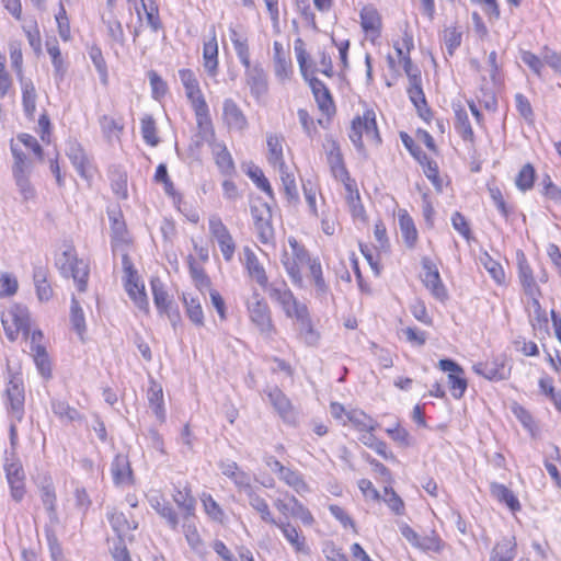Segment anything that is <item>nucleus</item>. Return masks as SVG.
I'll return each instance as SVG.
<instances>
[{
	"label": "nucleus",
	"instance_id": "6e6552de",
	"mask_svg": "<svg viewBox=\"0 0 561 561\" xmlns=\"http://www.w3.org/2000/svg\"><path fill=\"white\" fill-rule=\"evenodd\" d=\"M24 402L23 380L19 375H12L5 387V408L9 417L22 421L24 417Z\"/></svg>",
	"mask_w": 561,
	"mask_h": 561
},
{
	"label": "nucleus",
	"instance_id": "4468645a",
	"mask_svg": "<svg viewBox=\"0 0 561 561\" xmlns=\"http://www.w3.org/2000/svg\"><path fill=\"white\" fill-rule=\"evenodd\" d=\"M472 369L477 375L491 381L504 380L510 375V369L506 368L505 362L501 357L476 363Z\"/></svg>",
	"mask_w": 561,
	"mask_h": 561
},
{
	"label": "nucleus",
	"instance_id": "20e7f679",
	"mask_svg": "<svg viewBox=\"0 0 561 561\" xmlns=\"http://www.w3.org/2000/svg\"><path fill=\"white\" fill-rule=\"evenodd\" d=\"M266 289L270 298L282 307L288 318L296 319L298 316L301 317V313L308 309L305 304L297 300L294 293L283 280L272 282Z\"/></svg>",
	"mask_w": 561,
	"mask_h": 561
},
{
	"label": "nucleus",
	"instance_id": "774afa93",
	"mask_svg": "<svg viewBox=\"0 0 561 561\" xmlns=\"http://www.w3.org/2000/svg\"><path fill=\"white\" fill-rule=\"evenodd\" d=\"M462 34L456 27H447L443 34V41L449 56H453L455 50L461 44Z\"/></svg>",
	"mask_w": 561,
	"mask_h": 561
},
{
	"label": "nucleus",
	"instance_id": "de8ad7c7",
	"mask_svg": "<svg viewBox=\"0 0 561 561\" xmlns=\"http://www.w3.org/2000/svg\"><path fill=\"white\" fill-rule=\"evenodd\" d=\"M201 502L204 507L205 514L214 522L224 523L226 514L221 506L216 502V500L209 493L201 494Z\"/></svg>",
	"mask_w": 561,
	"mask_h": 561
},
{
	"label": "nucleus",
	"instance_id": "603ef678",
	"mask_svg": "<svg viewBox=\"0 0 561 561\" xmlns=\"http://www.w3.org/2000/svg\"><path fill=\"white\" fill-rule=\"evenodd\" d=\"M140 125L144 141L151 147H156L159 144V137L153 117L148 114L145 115L141 118Z\"/></svg>",
	"mask_w": 561,
	"mask_h": 561
},
{
	"label": "nucleus",
	"instance_id": "58836bf2",
	"mask_svg": "<svg viewBox=\"0 0 561 561\" xmlns=\"http://www.w3.org/2000/svg\"><path fill=\"white\" fill-rule=\"evenodd\" d=\"M328 163L330 165V170L334 179L336 180H347L348 171L344 164L343 156L341 153L340 148L333 144L332 148L328 152Z\"/></svg>",
	"mask_w": 561,
	"mask_h": 561
},
{
	"label": "nucleus",
	"instance_id": "5701e85b",
	"mask_svg": "<svg viewBox=\"0 0 561 561\" xmlns=\"http://www.w3.org/2000/svg\"><path fill=\"white\" fill-rule=\"evenodd\" d=\"M245 68V80L247 84L250 87L252 95L255 98H260L267 92V78L264 70L260 66H251V61H249V67Z\"/></svg>",
	"mask_w": 561,
	"mask_h": 561
},
{
	"label": "nucleus",
	"instance_id": "e433bc0d",
	"mask_svg": "<svg viewBox=\"0 0 561 561\" xmlns=\"http://www.w3.org/2000/svg\"><path fill=\"white\" fill-rule=\"evenodd\" d=\"M172 499L176 506L183 512L182 516L195 514V499L191 494V490L187 486L181 489L175 486L172 493Z\"/></svg>",
	"mask_w": 561,
	"mask_h": 561
},
{
	"label": "nucleus",
	"instance_id": "37998d69",
	"mask_svg": "<svg viewBox=\"0 0 561 561\" xmlns=\"http://www.w3.org/2000/svg\"><path fill=\"white\" fill-rule=\"evenodd\" d=\"M33 278L38 299L41 301H48L53 296V289L47 282V271L42 266L35 267Z\"/></svg>",
	"mask_w": 561,
	"mask_h": 561
},
{
	"label": "nucleus",
	"instance_id": "ea45409f",
	"mask_svg": "<svg viewBox=\"0 0 561 561\" xmlns=\"http://www.w3.org/2000/svg\"><path fill=\"white\" fill-rule=\"evenodd\" d=\"M215 162L222 174L229 175L234 172V162L226 145L215 144L213 147Z\"/></svg>",
	"mask_w": 561,
	"mask_h": 561
},
{
	"label": "nucleus",
	"instance_id": "f3484780",
	"mask_svg": "<svg viewBox=\"0 0 561 561\" xmlns=\"http://www.w3.org/2000/svg\"><path fill=\"white\" fill-rule=\"evenodd\" d=\"M222 118L230 130L242 131L248 126L245 115L232 99H226L224 101Z\"/></svg>",
	"mask_w": 561,
	"mask_h": 561
},
{
	"label": "nucleus",
	"instance_id": "6ab92c4d",
	"mask_svg": "<svg viewBox=\"0 0 561 561\" xmlns=\"http://www.w3.org/2000/svg\"><path fill=\"white\" fill-rule=\"evenodd\" d=\"M66 152L77 172L84 179L91 178L92 167L82 146L76 140L69 141Z\"/></svg>",
	"mask_w": 561,
	"mask_h": 561
},
{
	"label": "nucleus",
	"instance_id": "72a5a7b5",
	"mask_svg": "<svg viewBox=\"0 0 561 561\" xmlns=\"http://www.w3.org/2000/svg\"><path fill=\"white\" fill-rule=\"evenodd\" d=\"M283 141L284 138L282 136L274 134L268 135L266 139L268 149L267 160L274 169L286 165L283 156Z\"/></svg>",
	"mask_w": 561,
	"mask_h": 561
},
{
	"label": "nucleus",
	"instance_id": "09e8293b",
	"mask_svg": "<svg viewBox=\"0 0 561 561\" xmlns=\"http://www.w3.org/2000/svg\"><path fill=\"white\" fill-rule=\"evenodd\" d=\"M51 410L62 422H75L81 419L80 413L62 400H53Z\"/></svg>",
	"mask_w": 561,
	"mask_h": 561
},
{
	"label": "nucleus",
	"instance_id": "f03ea898",
	"mask_svg": "<svg viewBox=\"0 0 561 561\" xmlns=\"http://www.w3.org/2000/svg\"><path fill=\"white\" fill-rule=\"evenodd\" d=\"M250 322L265 337H272L276 328L272 319V311L266 300L254 291L245 302Z\"/></svg>",
	"mask_w": 561,
	"mask_h": 561
},
{
	"label": "nucleus",
	"instance_id": "f257e3e1",
	"mask_svg": "<svg viewBox=\"0 0 561 561\" xmlns=\"http://www.w3.org/2000/svg\"><path fill=\"white\" fill-rule=\"evenodd\" d=\"M290 251H284L282 255V264L289 276L291 283L301 288L304 287V277L301 267L307 266L313 259L307 249L299 243L294 237L288 238Z\"/></svg>",
	"mask_w": 561,
	"mask_h": 561
},
{
	"label": "nucleus",
	"instance_id": "e2e57ef3",
	"mask_svg": "<svg viewBox=\"0 0 561 561\" xmlns=\"http://www.w3.org/2000/svg\"><path fill=\"white\" fill-rule=\"evenodd\" d=\"M534 181L535 169L530 163H527L519 170L515 180V184L519 191L526 192L534 186Z\"/></svg>",
	"mask_w": 561,
	"mask_h": 561
},
{
	"label": "nucleus",
	"instance_id": "a878e982",
	"mask_svg": "<svg viewBox=\"0 0 561 561\" xmlns=\"http://www.w3.org/2000/svg\"><path fill=\"white\" fill-rule=\"evenodd\" d=\"M398 220L404 243L409 249H413L417 242L419 233L412 217L405 209H400Z\"/></svg>",
	"mask_w": 561,
	"mask_h": 561
},
{
	"label": "nucleus",
	"instance_id": "dca6fc26",
	"mask_svg": "<svg viewBox=\"0 0 561 561\" xmlns=\"http://www.w3.org/2000/svg\"><path fill=\"white\" fill-rule=\"evenodd\" d=\"M111 474L116 486H129L134 484V476L129 459L126 455L118 454L111 463Z\"/></svg>",
	"mask_w": 561,
	"mask_h": 561
},
{
	"label": "nucleus",
	"instance_id": "680f3d73",
	"mask_svg": "<svg viewBox=\"0 0 561 561\" xmlns=\"http://www.w3.org/2000/svg\"><path fill=\"white\" fill-rule=\"evenodd\" d=\"M31 171H21L13 173L15 185L18 186L24 199H30L35 196V190L30 182Z\"/></svg>",
	"mask_w": 561,
	"mask_h": 561
},
{
	"label": "nucleus",
	"instance_id": "393cba45",
	"mask_svg": "<svg viewBox=\"0 0 561 561\" xmlns=\"http://www.w3.org/2000/svg\"><path fill=\"white\" fill-rule=\"evenodd\" d=\"M244 493L248 497L249 505L260 515L262 522L274 525L278 518L274 517L266 500L262 497L253 486Z\"/></svg>",
	"mask_w": 561,
	"mask_h": 561
},
{
	"label": "nucleus",
	"instance_id": "4c0bfd02",
	"mask_svg": "<svg viewBox=\"0 0 561 561\" xmlns=\"http://www.w3.org/2000/svg\"><path fill=\"white\" fill-rule=\"evenodd\" d=\"M454 111L456 131L465 141H473L474 133L471 127L467 111L461 105L455 106Z\"/></svg>",
	"mask_w": 561,
	"mask_h": 561
},
{
	"label": "nucleus",
	"instance_id": "864d4df0",
	"mask_svg": "<svg viewBox=\"0 0 561 561\" xmlns=\"http://www.w3.org/2000/svg\"><path fill=\"white\" fill-rule=\"evenodd\" d=\"M36 368L42 377L48 379L51 377V365L46 352L45 346H36L34 352H31Z\"/></svg>",
	"mask_w": 561,
	"mask_h": 561
},
{
	"label": "nucleus",
	"instance_id": "bf43d9fd",
	"mask_svg": "<svg viewBox=\"0 0 561 561\" xmlns=\"http://www.w3.org/2000/svg\"><path fill=\"white\" fill-rule=\"evenodd\" d=\"M192 108H193V111L195 113L196 123H197V126L201 129V131L204 133V134H207V133H211L213 134V126H211V119H210V115H209V107H208L206 101L203 102V103L193 105Z\"/></svg>",
	"mask_w": 561,
	"mask_h": 561
},
{
	"label": "nucleus",
	"instance_id": "bb28decb",
	"mask_svg": "<svg viewBox=\"0 0 561 561\" xmlns=\"http://www.w3.org/2000/svg\"><path fill=\"white\" fill-rule=\"evenodd\" d=\"M151 290L153 296V302L160 313H167L171 321L179 319V313L174 312L173 314L169 311L170 308V299L168 293L164 290V286L160 279L151 280Z\"/></svg>",
	"mask_w": 561,
	"mask_h": 561
},
{
	"label": "nucleus",
	"instance_id": "0e129e2a",
	"mask_svg": "<svg viewBox=\"0 0 561 561\" xmlns=\"http://www.w3.org/2000/svg\"><path fill=\"white\" fill-rule=\"evenodd\" d=\"M89 57L91 58L98 73L100 75L103 84L107 83V66L103 57L102 50L98 46H92L89 49Z\"/></svg>",
	"mask_w": 561,
	"mask_h": 561
},
{
	"label": "nucleus",
	"instance_id": "f8f14e48",
	"mask_svg": "<svg viewBox=\"0 0 561 561\" xmlns=\"http://www.w3.org/2000/svg\"><path fill=\"white\" fill-rule=\"evenodd\" d=\"M438 367L448 374V383L455 399H460L468 387L463 369L453 359L445 358L438 362Z\"/></svg>",
	"mask_w": 561,
	"mask_h": 561
},
{
	"label": "nucleus",
	"instance_id": "3c124183",
	"mask_svg": "<svg viewBox=\"0 0 561 561\" xmlns=\"http://www.w3.org/2000/svg\"><path fill=\"white\" fill-rule=\"evenodd\" d=\"M183 302L188 319L198 327L204 325V312L202 305L197 298L183 296Z\"/></svg>",
	"mask_w": 561,
	"mask_h": 561
},
{
	"label": "nucleus",
	"instance_id": "423d86ee",
	"mask_svg": "<svg viewBox=\"0 0 561 561\" xmlns=\"http://www.w3.org/2000/svg\"><path fill=\"white\" fill-rule=\"evenodd\" d=\"M363 136L375 142H380L376 123V115L373 110H366L362 116L353 119L350 139L357 149H363Z\"/></svg>",
	"mask_w": 561,
	"mask_h": 561
},
{
	"label": "nucleus",
	"instance_id": "f704fd0d",
	"mask_svg": "<svg viewBox=\"0 0 561 561\" xmlns=\"http://www.w3.org/2000/svg\"><path fill=\"white\" fill-rule=\"evenodd\" d=\"M99 123L103 137L108 144H114L121 140V134L124 129L122 123L108 115H102L99 118Z\"/></svg>",
	"mask_w": 561,
	"mask_h": 561
},
{
	"label": "nucleus",
	"instance_id": "aec40b11",
	"mask_svg": "<svg viewBox=\"0 0 561 561\" xmlns=\"http://www.w3.org/2000/svg\"><path fill=\"white\" fill-rule=\"evenodd\" d=\"M266 394L271 404L274 407L278 415L287 423L295 422V413L289 399L277 387L266 390Z\"/></svg>",
	"mask_w": 561,
	"mask_h": 561
},
{
	"label": "nucleus",
	"instance_id": "69168bd1",
	"mask_svg": "<svg viewBox=\"0 0 561 561\" xmlns=\"http://www.w3.org/2000/svg\"><path fill=\"white\" fill-rule=\"evenodd\" d=\"M23 31L25 33L30 46L34 49L36 54L41 53L42 39L36 21H31L30 23L24 24Z\"/></svg>",
	"mask_w": 561,
	"mask_h": 561
},
{
	"label": "nucleus",
	"instance_id": "338daca9",
	"mask_svg": "<svg viewBox=\"0 0 561 561\" xmlns=\"http://www.w3.org/2000/svg\"><path fill=\"white\" fill-rule=\"evenodd\" d=\"M295 9L309 27L318 30L316 16L311 10L310 0H295Z\"/></svg>",
	"mask_w": 561,
	"mask_h": 561
},
{
	"label": "nucleus",
	"instance_id": "c756f323",
	"mask_svg": "<svg viewBox=\"0 0 561 561\" xmlns=\"http://www.w3.org/2000/svg\"><path fill=\"white\" fill-rule=\"evenodd\" d=\"M22 104L24 113L27 117L33 118L36 111V89L31 79L21 77Z\"/></svg>",
	"mask_w": 561,
	"mask_h": 561
},
{
	"label": "nucleus",
	"instance_id": "052dcab7",
	"mask_svg": "<svg viewBox=\"0 0 561 561\" xmlns=\"http://www.w3.org/2000/svg\"><path fill=\"white\" fill-rule=\"evenodd\" d=\"M529 320L535 331H547V313L541 308L538 297H535V299H533V312L529 314Z\"/></svg>",
	"mask_w": 561,
	"mask_h": 561
},
{
	"label": "nucleus",
	"instance_id": "2eb2a0df",
	"mask_svg": "<svg viewBox=\"0 0 561 561\" xmlns=\"http://www.w3.org/2000/svg\"><path fill=\"white\" fill-rule=\"evenodd\" d=\"M218 468L225 477L232 481L239 491L247 492L252 488V479L250 473L242 470L236 461L228 459L220 460L218 462Z\"/></svg>",
	"mask_w": 561,
	"mask_h": 561
},
{
	"label": "nucleus",
	"instance_id": "49530a36",
	"mask_svg": "<svg viewBox=\"0 0 561 561\" xmlns=\"http://www.w3.org/2000/svg\"><path fill=\"white\" fill-rule=\"evenodd\" d=\"M147 398L150 408L153 410V413L156 416L163 421L165 417L164 408H163V391L162 388L157 385L156 382H152L150 388L147 392Z\"/></svg>",
	"mask_w": 561,
	"mask_h": 561
},
{
	"label": "nucleus",
	"instance_id": "6e6d98bb",
	"mask_svg": "<svg viewBox=\"0 0 561 561\" xmlns=\"http://www.w3.org/2000/svg\"><path fill=\"white\" fill-rule=\"evenodd\" d=\"M346 416L347 420L359 431L373 432L377 426L376 421L363 411L353 410L347 412Z\"/></svg>",
	"mask_w": 561,
	"mask_h": 561
},
{
	"label": "nucleus",
	"instance_id": "4be33fe9",
	"mask_svg": "<svg viewBox=\"0 0 561 561\" xmlns=\"http://www.w3.org/2000/svg\"><path fill=\"white\" fill-rule=\"evenodd\" d=\"M68 256V264L71 272V276L76 283V286L80 293L85 291L89 278V262L83 259H78L70 252H65Z\"/></svg>",
	"mask_w": 561,
	"mask_h": 561
},
{
	"label": "nucleus",
	"instance_id": "9b49d317",
	"mask_svg": "<svg viewBox=\"0 0 561 561\" xmlns=\"http://www.w3.org/2000/svg\"><path fill=\"white\" fill-rule=\"evenodd\" d=\"M273 526L280 530L282 535L296 553H310L307 539L299 527L291 524L287 518H278Z\"/></svg>",
	"mask_w": 561,
	"mask_h": 561
},
{
	"label": "nucleus",
	"instance_id": "13d9d810",
	"mask_svg": "<svg viewBox=\"0 0 561 561\" xmlns=\"http://www.w3.org/2000/svg\"><path fill=\"white\" fill-rule=\"evenodd\" d=\"M480 262L496 284H504L505 273L503 266L497 261L492 259L488 253H484L480 256Z\"/></svg>",
	"mask_w": 561,
	"mask_h": 561
},
{
	"label": "nucleus",
	"instance_id": "c85d7f7f",
	"mask_svg": "<svg viewBox=\"0 0 561 561\" xmlns=\"http://www.w3.org/2000/svg\"><path fill=\"white\" fill-rule=\"evenodd\" d=\"M515 537H505L493 547L490 561H513L516 557Z\"/></svg>",
	"mask_w": 561,
	"mask_h": 561
},
{
	"label": "nucleus",
	"instance_id": "1a4fd4ad",
	"mask_svg": "<svg viewBox=\"0 0 561 561\" xmlns=\"http://www.w3.org/2000/svg\"><path fill=\"white\" fill-rule=\"evenodd\" d=\"M208 229L210 236L216 240L224 260L231 262L237 248L236 242L218 215H211L208 218Z\"/></svg>",
	"mask_w": 561,
	"mask_h": 561
},
{
	"label": "nucleus",
	"instance_id": "a18cd8bd",
	"mask_svg": "<svg viewBox=\"0 0 561 561\" xmlns=\"http://www.w3.org/2000/svg\"><path fill=\"white\" fill-rule=\"evenodd\" d=\"M274 61H275V75L279 79H286L291 72V65L286 57L283 45L279 42L273 44Z\"/></svg>",
	"mask_w": 561,
	"mask_h": 561
},
{
	"label": "nucleus",
	"instance_id": "473e14b6",
	"mask_svg": "<svg viewBox=\"0 0 561 561\" xmlns=\"http://www.w3.org/2000/svg\"><path fill=\"white\" fill-rule=\"evenodd\" d=\"M203 65L209 76H216L218 69V43L216 35L204 43Z\"/></svg>",
	"mask_w": 561,
	"mask_h": 561
},
{
	"label": "nucleus",
	"instance_id": "0eeeda50",
	"mask_svg": "<svg viewBox=\"0 0 561 561\" xmlns=\"http://www.w3.org/2000/svg\"><path fill=\"white\" fill-rule=\"evenodd\" d=\"M122 265L125 274V289L135 305L144 311L148 310V299L145 291V285L139 282L137 271L127 254L122 256Z\"/></svg>",
	"mask_w": 561,
	"mask_h": 561
},
{
	"label": "nucleus",
	"instance_id": "5fc2aeb1",
	"mask_svg": "<svg viewBox=\"0 0 561 561\" xmlns=\"http://www.w3.org/2000/svg\"><path fill=\"white\" fill-rule=\"evenodd\" d=\"M139 9L140 13H145L147 23L151 27V30L153 32H157L161 27L158 5L152 0H140ZM138 16L141 18V14Z\"/></svg>",
	"mask_w": 561,
	"mask_h": 561
},
{
	"label": "nucleus",
	"instance_id": "7ed1b4c3",
	"mask_svg": "<svg viewBox=\"0 0 561 561\" xmlns=\"http://www.w3.org/2000/svg\"><path fill=\"white\" fill-rule=\"evenodd\" d=\"M263 462L273 473L277 476L278 480L293 489L299 495H304L310 492V488L305 481L304 474L299 470L293 467L284 466L270 454H265L263 456Z\"/></svg>",
	"mask_w": 561,
	"mask_h": 561
},
{
	"label": "nucleus",
	"instance_id": "4d7b16f0",
	"mask_svg": "<svg viewBox=\"0 0 561 561\" xmlns=\"http://www.w3.org/2000/svg\"><path fill=\"white\" fill-rule=\"evenodd\" d=\"M290 516L298 518L305 526H312L314 517L311 512L295 496L289 497Z\"/></svg>",
	"mask_w": 561,
	"mask_h": 561
},
{
	"label": "nucleus",
	"instance_id": "a211bd4d",
	"mask_svg": "<svg viewBox=\"0 0 561 561\" xmlns=\"http://www.w3.org/2000/svg\"><path fill=\"white\" fill-rule=\"evenodd\" d=\"M182 533L188 547L197 554H205V545L195 523V514L182 516Z\"/></svg>",
	"mask_w": 561,
	"mask_h": 561
},
{
	"label": "nucleus",
	"instance_id": "8fccbe9b",
	"mask_svg": "<svg viewBox=\"0 0 561 561\" xmlns=\"http://www.w3.org/2000/svg\"><path fill=\"white\" fill-rule=\"evenodd\" d=\"M41 500L45 507V510L48 513V517L50 522H57V507H56V493L55 489L51 484L43 485L41 489Z\"/></svg>",
	"mask_w": 561,
	"mask_h": 561
},
{
	"label": "nucleus",
	"instance_id": "412c9836",
	"mask_svg": "<svg viewBox=\"0 0 561 561\" xmlns=\"http://www.w3.org/2000/svg\"><path fill=\"white\" fill-rule=\"evenodd\" d=\"M179 78L184 87L185 95L191 103V106L205 102V98L199 88V82L191 69H180Z\"/></svg>",
	"mask_w": 561,
	"mask_h": 561
},
{
	"label": "nucleus",
	"instance_id": "79ce46f5",
	"mask_svg": "<svg viewBox=\"0 0 561 561\" xmlns=\"http://www.w3.org/2000/svg\"><path fill=\"white\" fill-rule=\"evenodd\" d=\"M360 25L366 33L378 34L381 26V19L373 5H366L360 11Z\"/></svg>",
	"mask_w": 561,
	"mask_h": 561
},
{
	"label": "nucleus",
	"instance_id": "c9c22d12",
	"mask_svg": "<svg viewBox=\"0 0 561 561\" xmlns=\"http://www.w3.org/2000/svg\"><path fill=\"white\" fill-rule=\"evenodd\" d=\"M490 491L493 497L499 502L504 503L512 512L520 510V503L515 494L504 484L493 482L490 485Z\"/></svg>",
	"mask_w": 561,
	"mask_h": 561
},
{
	"label": "nucleus",
	"instance_id": "9d476101",
	"mask_svg": "<svg viewBox=\"0 0 561 561\" xmlns=\"http://www.w3.org/2000/svg\"><path fill=\"white\" fill-rule=\"evenodd\" d=\"M421 264L423 270L421 275L423 285L435 299L445 301L448 298V291L440 278L437 265L427 256L422 259Z\"/></svg>",
	"mask_w": 561,
	"mask_h": 561
},
{
	"label": "nucleus",
	"instance_id": "2f4dec72",
	"mask_svg": "<svg viewBox=\"0 0 561 561\" xmlns=\"http://www.w3.org/2000/svg\"><path fill=\"white\" fill-rule=\"evenodd\" d=\"M302 316H298L296 320L299 322L300 328L298 332L299 339L308 346H316L319 342L320 335L314 330L311 319L309 316L308 309L301 313Z\"/></svg>",
	"mask_w": 561,
	"mask_h": 561
},
{
	"label": "nucleus",
	"instance_id": "b1692460",
	"mask_svg": "<svg viewBox=\"0 0 561 561\" xmlns=\"http://www.w3.org/2000/svg\"><path fill=\"white\" fill-rule=\"evenodd\" d=\"M518 277L523 289L531 299L540 295L539 287L535 280L533 270L524 254L518 255Z\"/></svg>",
	"mask_w": 561,
	"mask_h": 561
},
{
	"label": "nucleus",
	"instance_id": "a19ab883",
	"mask_svg": "<svg viewBox=\"0 0 561 561\" xmlns=\"http://www.w3.org/2000/svg\"><path fill=\"white\" fill-rule=\"evenodd\" d=\"M70 323L72 330L82 341L87 331L85 317L78 299L72 296L70 306Z\"/></svg>",
	"mask_w": 561,
	"mask_h": 561
},
{
	"label": "nucleus",
	"instance_id": "c03bdc74",
	"mask_svg": "<svg viewBox=\"0 0 561 561\" xmlns=\"http://www.w3.org/2000/svg\"><path fill=\"white\" fill-rule=\"evenodd\" d=\"M279 172L280 181L283 184L284 193L289 202H297L299 198L296 180L294 172L290 171L288 165L277 168Z\"/></svg>",
	"mask_w": 561,
	"mask_h": 561
},
{
	"label": "nucleus",
	"instance_id": "cd10ccee",
	"mask_svg": "<svg viewBox=\"0 0 561 561\" xmlns=\"http://www.w3.org/2000/svg\"><path fill=\"white\" fill-rule=\"evenodd\" d=\"M245 255V267L250 274V276L255 279V282L263 288H266L268 284V278L265 272V268L260 263L257 256L251 251L249 248L244 250Z\"/></svg>",
	"mask_w": 561,
	"mask_h": 561
},
{
	"label": "nucleus",
	"instance_id": "7c9ffc66",
	"mask_svg": "<svg viewBox=\"0 0 561 561\" xmlns=\"http://www.w3.org/2000/svg\"><path fill=\"white\" fill-rule=\"evenodd\" d=\"M408 94L411 102L417 108L420 116L427 121L431 116V111L426 104L425 95L422 89V80L409 82Z\"/></svg>",
	"mask_w": 561,
	"mask_h": 561
},
{
	"label": "nucleus",
	"instance_id": "ddd939ff",
	"mask_svg": "<svg viewBox=\"0 0 561 561\" xmlns=\"http://www.w3.org/2000/svg\"><path fill=\"white\" fill-rule=\"evenodd\" d=\"M5 477L10 486L11 497L21 502L26 493L25 472L20 461H11L4 466Z\"/></svg>",
	"mask_w": 561,
	"mask_h": 561
},
{
	"label": "nucleus",
	"instance_id": "39448f33",
	"mask_svg": "<svg viewBox=\"0 0 561 561\" xmlns=\"http://www.w3.org/2000/svg\"><path fill=\"white\" fill-rule=\"evenodd\" d=\"M1 322L7 337L15 341L21 332L25 337L30 333V313L26 307L13 305L2 312Z\"/></svg>",
	"mask_w": 561,
	"mask_h": 561
}]
</instances>
